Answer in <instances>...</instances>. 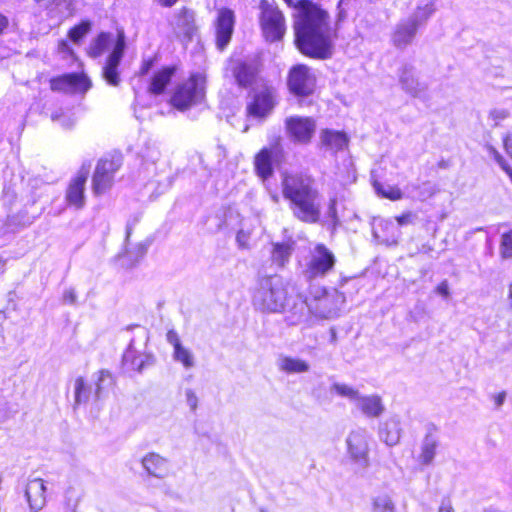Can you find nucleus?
Returning a JSON list of instances; mask_svg holds the SVG:
<instances>
[{
  "label": "nucleus",
  "mask_w": 512,
  "mask_h": 512,
  "mask_svg": "<svg viewBox=\"0 0 512 512\" xmlns=\"http://www.w3.org/2000/svg\"><path fill=\"white\" fill-rule=\"evenodd\" d=\"M297 9L294 21L295 43L306 56L327 59L332 56L335 31L329 14L310 0H284Z\"/></svg>",
  "instance_id": "obj_1"
},
{
  "label": "nucleus",
  "mask_w": 512,
  "mask_h": 512,
  "mask_svg": "<svg viewBox=\"0 0 512 512\" xmlns=\"http://www.w3.org/2000/svg\"><path fill=\"white\" fill-rule=\"evenodd\" d=\"M281 186L282 195L298 220L310 224L320 220V194L311 176L306 173H286Z\"/></svg>",
  "instance_id": "obj_2"
},
{
  "label": "nucleus",
  "mask_w": 512,
  "mask_h": 512,
  "mask_svg": "<svg viewBox=\"0 0 512 512\" xmlns=\"http://www.w3.org/2000/svg\"><path fill=\"white\" fill-rule=\"evenodd\" d=\"M435 11L434 1L419 3L409 16L395 25L391 35L392 44L398 49H405L411 45L418 30L426 25Z\"/></svg>",
  "instance_id": "obj_3"
},
{
  "label": "nucleus",
  "mask_w": 512,
  "mask_h": 512,
  "mask_svg": "<svg viewBox=\"0 0 512 512\" xmlns=\"http://www.w3.org/2000/svg\"><path fill=\"white\" fill-rule=\"evenodd\" d=\"M289 284L280 276L263 278L253 295L256 309L267 312H281L288 299Z\"/></svg>",
  "instance_id": "obj_4"
},
{
  "label": "nucleus",
  "mask_w": 512,
  "mask_h": 512,
  "mask_svg": "<svg viewBox=\"0 0 512 512\" xmlns=\"http://www.w3.org/2000/svg\"><path fill=\"white\" fill-rule=\"evenodd\" d=\"M205 93V76L200 73L193 74L176 88L171 103L178 110H186L191 106L200 104L205 98Z\"/></svg>",
  "instance_id": "obj_5"
},
{
  "label": "nucleus",
  "mask_w": 512,
  "mask_h": 512,
  "mask_svg": "<svg viewBox=\"0 0 512 512\" xmlns=\"http://www.w3.org/2000/svg\"><path fill=\"white\" fill-rule=\"evenodd\" d=\"M334 253L322 243L315 244L309 252L304 274L307 279H316L326 276L335 266Z\"/></svg>",
  "instance_id": "obj_6"
},
{
  "label": "nucleus",
  "mask_w": 512,
  "mask_h": 512,
  "mask_svg": "<svg viewBox=\"0 0 512 512\" xmlns=\"http://www.w3.org/2000/svg\"><path fill=\"white\" fill-rule=\"evenodd\" d=\"M260 7L262 10L260 25L265 39L270 42L281 40L286 32L283 13L266 1H262Z\"/></svg>",
  "instance_id": "obj_7"
},
{
  "label": "nucleus",
  "mask_w": 512,
  "mask_h": 512,
  "mask_svg": "<svg viewBox=\"0 0 512 512\" xmlns=\"http://www.w3.org/2000/svg\"><path fill=\"white\" fill-rule=\"evenodd\" d=\"M122 166L120 156L100 159L92 177V189L95 195L107 192L114 183L115 173Z\"/></svg>",
  "instance_id": "obj_8"
},
{
  "label": "nucleus",
  "mask_w": 512,
  "mask_h": 512,
  "mask_svg": "<svg viewBox=\"0 0 512 512\" xmlns=\"http://www.w3.org/2000/svg\"><path fill=\"white\" fill-rule=\"evenodd\" d=\"M126 48V37L123 30L117 31V38L111 53L107 56L102 68V77L107 84L117 87L121 83L119 65Z\"/></svg>",
  "instance_id": "obj_9"
},
{
  "label": "nucleus",
  "mask_w": 512,
  "mask_h": 512,
  "mask_svg": "<svg viewBox=\"0 0 512 512\" xmlns=\"http://www.w3.org/2000/svg\"><path fill=\"white\" fill-rule=\"evenodd\" d=\"M369 439L368 431L363 428L352 430L346 439L350 459L362 468L369 465Z\"/></svg>",
  "instance_id": "obj_10"
},
{
  "label": "nucleus",
  "mask_w": 512,
  "mask_h": 512,
  "mask_svg": "<svg viewBox=\"0 0 512 512\" xmlns=\"http://www.w3.org/2000/svg\"><path fill=\"white\" fill-rule=\"evenodd\" d=\"M287 83L294 95L308 96L315 90L316 77L308 66L298 64L289 71Z\"/></svg>",
  "instance_id": "obj_11"
},
{
  "label": "nucleus",
  "mask_w": 512,
  "mask_h": 512,
  "mask_svg": "<svg viewBox=\"0 0 512 512\" xmlns=\"http://www.w3.org/2000/svg\"><path fill=\"white\" fill-rule=\"evenodd\" d=\"M289 138L299 144H308L316 130V122L311 117L290 116L285 120Z\"/></svg>",
  "instance_id": "obj_12"
},
{
  "label": "nucleus",
  "mask_w": 512,
  "mask_h": 512,
  "mask_svg": "<svg viewBox=\"0 0 512 512\" xmlns=\"http://www.w3.org/2000/svg\"><path fill=\"white\" fill-rule=\"evenodd\" d=\"M91 87V81L85 74L70 73L51 80V89L65 93H85Z\"/></svg>",
  "instance_id": "obj_13"
},
{
  "label": "nucleus",
  "mask_w": 512,
  "mask_h": 512,
  "mask_svg": "<svg viewBox=\"0 0 512 512\" xmlns=\"http://www.w3.org/2000/svg\"><path fill=\"white\" fill-rule=\"evenodd\" d=\"M235 17L232 10L223 8L218 11L216 19V44L223 50L231 40L234 30Z\"/></svg>",
  "instance_id": "obj_14"
},
{
  "label": "nucleus",
  "mask_w": 512,
  "mask_h": 512,
  "mask_svg": "<svg viewBox=\"0 0 512 512\" xmlns=\"http://www.w3.org/2000/svg\"><path fill=\"white\" fill-rule=\"evenodd\" d=\"M141 465L149 476L164 479L170 473V461L168 458L156 452H149L141 459Z\"/></svg>",
  "instance_id": "obj_15"
},
{
  "label": "nucleus",
  "mask_w": 512,
  "mask_h": 512,
  "mask_svg": "<svg viewBox=\"0 0 512 512\" xmlns=\"http://www.w3.org/2000/svg\"><path fill=\"white\" fill-rule=\"evenodd\" d=\"M399 82L402 89L413 97H423L428 89L426 83L419 81L415 68L409 65L401 69Z\"/></svg>",
  "instance_id": "obj_16"
},
{
  "label": "nucleus",
  "mask_w": 512,
  "mask_h": 512,
  "mask_svg": "<svg viewBox=\"0 0 512 512\" xmlns=\"http://www.w3.org/2000/svg\"><path fill=\"white\" fill-rule=\"evenodd\" d=\"M25 497L31 512H39L46 504V486L40 478L29 480L25 489Z\"/></svg>",
  "instance_id": "obj_17"
},
{
  "label": "nucleus",
  "mask_w": 512,
  "mask_h": 512,
  "mask_svg": "<svg viewBox=\"0 0 512 512\" xmlns=\"http://www.w3.org/2000/svg\"><path fill=\"white\" fill-rule=\"evenodd\" d=\"M439 447V438L436 429L431 427L427 430L420 444V451L417 457L418 462L423 466L433 463Z\"/></svg>",
  "instance_id": "obj_18"
},
{
  "label": "nucleus",
  "mask_w": 512,
  "mask_h": 512,
  "mask_svg": "<svg viewBox=\"0 0 512 512\" xmlns=\"http://www.w3.org/2000/svg\"><path fill=\"white\" fill-rule=\"evenodd\" d=\"M87 172L80 171L69 183L66 191V201L77 209L85 205V184Z\"/></svg>",
  "instance_id": "obj_19"
},
{
  "label": "nucleus",
  "mask_w": 512,
  "mask_h": 512,
  "mask_svg": "<svg viewBox=\"0 0 512 512\" xmlns=\"http://www.w3.org/2000/svg\"><path fill=\"white\" fill-rule=\"evenodd\" d=\"M274 104V93L271 89L266 88L254 96L247 110L249 115L256 118H263L271 112Z\"/></svg>",
  "instance_id": "obj_20"
},
{
  "label": "nucleus",
  "mask_w": 512,
  "mask_h": 512,
  "mask_svg": "<svg viewBox=\"0 0 512 512\" xmlns=\"http://www.w3.org/2000/svg\"><path fill=\"white\" fill-rule=\"evenodd\" d=\"M372 234L378 243L392 245L397 243L400 231L393 221L379 219L373 223Z\"/></svg>",
  "instance_id": "obj_21"
},
{
  "label": "nucleus",
  "mask_w": 512,
  "mask_h": 512,
  "mask_svg": "<svg viewBox=\"0 0 512 512\" xmlns=\"http://www.w3.org/2000/svg\"><path fill=\"white\" fill-rule=\"evenodd\" d=\"M401 422L396 416L386 419L379 428V438L388 446H395L401 438Z\"/></svg>",
  "instance_id": "obj_22"
},
{
  "label": "nucleus",
  "mask_w": 512,
  "mask_h": 512,
  "mask_svg": "<svg viewBox=\"0 0 512 512\" xmlns=\"http://www.w3.org/2000/svg\"><path fill=\"white\" fill-rule=\"evenodd\" d=\"M346 133L331 129H324L320 132V143L326 150L337 152L348 146Z\"/></svg>",
  "instance_id": "obj_23"
},
{
  "label": "nucleus",
  "mask_w": 512,
  "mask_h": 512,
  "mask_svg": "<svg viewBox=\"0 0 512 512\" xmlns=\"http://www.w3.org/2000/svg\"><path fill=\"white\" fill-rule=\"evenodd\" d=\"M355 406L365 416L372 418L379 417L385 409L381 397L375 394L367 396L360 395Z\"/></svg>",
  "instance_id": "obj_24"
},
{
  "label": "nucleus",
  "mask_w": 512,
  "mask_h": 512,
  "mask_svg": "<svg viewBox=\"0 0 512 512\" xmlns=\"http://www.w3.org/2000/svg\"><path fill=\"white\" fill-rule=\"evenodd\" d=\"M272 155V150L265 147L261 149L254 158L255 172L263 181L273 174Z\"/></svg>",
  "instance_id": "obj_25"
},
{
  "label": "nucleus",
  "mask_w": 512,
  "mask_h": 512,
  "mask_svg": "<svg viewBox=\"0 0 512 512\" xmlns=\"http://www.w3.org/2000/svg\"><path fill=\"white\" fill-rule=\"evenodd\" d=\"M152 363V357L137 352L133 347V341L130 342L123 355V364L131 370L141 372L146 365Z\"/></svg>",
  "instance_id": "obj_26"
},
{
  "label": "nucleus",
  "mask_w": 512,
  "mask_h": 512,
  "mask_svg": "<svg viewBox=\"0 0 512 512\" xmlns=\"http://www.w3.org/2000/svg\"><path fill=\"white\" fill-rule=\"evenodd\" d=\"M278 367L281 371L288 374L306 373L310 370V365L300 358L281 356L278 359Z\"/></svg>",
  "instance_id": "obj_27"
},
{
  "label": "nucleus",
  "mask_w": 512,
  "mask_h": 512,
  "mask_svg": "<svg viewBox=\"0 0 512 512\" xmlns=\"http://www.w3.org/2000/svg\"><path fill=\"white\" fill-rule=\"evenodd\" d=\"M173 74L174 68L172 67H165L155 73L149 86V92L154 95L163 93L167 85L170 83Z\"/></svg>",
  "instance_id": "obj_28"
},
{
  "label": "nucleus",
  "mask_w": 512,
  "mask_h": 512,
  "mask_svg": "<svg viewBox=\"0 0 512 512\" xmlns=\"http://www.w3.org/2000/svg\"><path fill=\"white\" fill-rule=\"evenodd\" d=\"M113 42V36L111 33L108 32H101L96 38H94L88 48H87V54L93 58L96 59L100 57L112 44Z\"/></svg>",
  "instance_id": "obj_29"
},
{
  "label": "nucleus",
  "mask_w": 512,
  "mask_h": 512,
  "mask_svg": "<svg viewBox=\"0 0 512 512\" xmlns=\"http://www.w3.org/2000/svg\"><path fill=\"white\" fill-rule=\"evenodd\" d=\"M294 250V243L286 241L281 243H274L272 250V261L278 266H284Z\"/></svg>",
  "instance_id": "obj_30"
},
{
  "label": "nucleus",
  "mask_w": 512,
  "mask_h": 512,
  "mask_svg": "<svg viewBox=\"0 0 512 512\" xmlns=\"http://www.w3.org/2000/svg\"><path fill=\"white\" fill-rule=\"evenodd\" d=\"M371 512H396L392 497L385 492L373 496L371 500Z\"/></svg>",
  "instance_id": "obj_31"
},
{
  "label": "nucleus",
  "mask_w": 512,
  "mask_h": 512,
  "mask_svg": "<svg viewBox=\"0 0 512 512\" xmlns=\"http://www.w3.org/2000/svg\"><path fill=\"white\" fill-rule=\"evenodd\" d=\"M113 385V377L110 372L102 370L99 372L97 381L95 383V390L93 393V399L95 401L101 400L105 392L108 391Z\"/></svg>",
  "instance_id": "obj_32"
},
{
  "label": "nucleus",
  "mask_w": 512,
  "mask_h": 512,
  "mask_svg": "<svg viewBox=\"0 0 512 512\" xmlns=\"http://www.w3.org/2000/svg\"><path fill=\"white\" fill-rule=\"evenodd\" d=\"M233 75L240 86L246 87L252 82L254 71L248 64L237 62L233 68Z\"/></svg>",
  "instance_id": "obj_33"
},
{
  "label": "nucleus",
  "mask_w": 512,
  "mask_h": 512,
  "mask_svg": "<svg viewBox=\"0 0 512 512\" xmlns=\"http://www.w3.org/2000/svg\"><path fill=\"white\" fill-rule=\"evenodd\" d=\"M75 405L85 404L92 398L91 387L88 386L83 377H77L74 382Z\"/></svg>",
  "instance_id": "obj_34"
},
{
  "label": "nucleus",
  "mask_w": 512,
  "mask_h": 512,
  "mask_svg": "<svg viewBox=\"0 0 512 512\" xmlns=\"http://www.w3.org/2000/svg\"><path fill=\"white\" fill-rule=\"evenodd\" d=\"M173 359L180 363L186 370L192 369L196 365V360L193 352L185 347L180 346L173 350Z\"/></svg>",
  "instance_id": "obj_35"
},
{
  "label": "nucleus",
  "mask_w": 512,
  "mask_h": 512,
  "mask_svg": "<svg viewBox=\"0 0 512 512\" xmlns=\"http://www.w3.org/2000/svg\"><path fill=\"white\" fill-rule=\"evenodd\" d=\"M330 390L338 396L348 399L354 404H356L361 395L357 389L345 383L335 382L331 385Z\"/></svg>",
  "instance_id": "obj_36"
},
{
  "label": "nucleus",
  "mask_w": 512,
  "mask_h": 512,
  "mask_svg": "<svg viewBox=\"0 0 512 512\" xmlns=\"http://www.w3.org/2000/svg\"><path fill=\"white\" fill-rule=\"evenodd\" d=\"M193 13L183 8L180 13L176 16L174 25L175 29L179 30V33L189 35L192 30Z\"/></svg>",
  "instance_id": "obj_37"
},
{
  "label": "nucleus",
  "mask_w": 512,
  "mask_h": 512,
  "mask_svg": "<svg viewBox=\"0 0 512 512\" xmlns=\"http://www.w3.org/2000/svg\"><path fill=\"white\" fill-rule=\"evenodd\" d=\"M407 189L413 198H417L421 201L426 200L427 198L433 196L435 193L434 186L429 182H424L421 186L411 184L407 186Z\"/></svg>",
  "instance_id": "obj_38"
},
{
  "label": "nucleus",
  "mask_w": 512,
  "mask_h": 512,
  "mask_svg": "<svg viewBox=\"0 0 512 512\" xmlns=\"http://www.w3.org/2000/svg\"><path fill=\"white\" fill-rule=\"evenodd\" d=\"M51 120L59 124L63 129H70L74 126L76 119L70 111L56 110L51 114Z\"/></svg>",
  "instance_id": "obj_39"
},
{
  "label": "nucleus",
  "mask_w": 512,
  "mask_h": 512,
  "mask_svg": "<svg viewBox=\"0 0 512 512\" xmlns=\"http://www.w3.org/2000/svg\"><path fill=\"white\" fill-rule=\"evenodd\" d=\"M499 253L501 258H512V229L501 235Z\"/></svg>",
  "instance_id": "obj_40"
},
{
  "label": "nucleus",
  "mask_w": 512,
  "mask_h": 512,
  "mask_svg": "<svg viewBox=\"0 0 512 512\" xmlns=\"http://www.w3.org/2000/svg\"><path fill=\"white\" fill-rule=\"evenodd\" d=\"M375 189L379 195L390 200H400L403 197L402 191L395 186L383 187L379 184H375Z\"/></svg>",
  "instance_id": "obj_41"
},
{
  "label": "nucleus",
  "mask_w": 512,
  "mask_h": 512,
  "mask_svg": "<svg viewBox=\"0 0 512 512\" xmlns=\"http://www.w3.org/2000/svg\"><path fill=\"white\" fill-rule=\"evenodd\" d=\"M331 302H333V300L328 296L319 300L318 308L320 309L319 314L321 317L333 318L338 315V311H339L338 307L335 306V307L326 309L328 307V304H330Z\"/></svg>",
  "instance_id": "obj_42"
},
{
  "label": "nucleus",
  "mask_w": 512,
  "mask_h": 512,
  "mask_svg": "<svg viewBox=\"0 0 512 512\" xmlns=\"http://www.w3.org/2000/svg\"><path fill=\"white\" fill-rule=\"evenodd\" d=\"M91 24L88 21L82 22L79 25L74 26L69 31V38L73 42H78L81 38H83L90 30Z\"/></svg>",
  "instance_id": "obj_43"
},
{
  "label": "nucleus",
  "mask_w": 512,
  "mask_h": 512,
  "mask_svg": "<svg viewBox=\"0 0 512 512\" xmlns=\"http://www.w3.org/2000/svg\"><path fill=\"white\" fill-rule=\"evenodd\" d=\"M327 223L335 229L339 225V218L336 210V199H330L329 206L326 212Z\"/></svg>",
  "instance_id": "obj_44"
},
{
  "label": "nucleus",
  "mask_w": 512,
  "mask_h": 512,
  "mask_svg": "<svg viewBox=\"0 0 512 512\" xmlns=\"http://www.w3.org/2000/svg\"><path fill=\"white\" fill-rule=\"evenodd\" d=\"M510 113L508 110L504 108H495L489 112V120L493 122V126L497 127L501 124L502 121L506 120L509 117Z\"/></svg>",
  "instance_id": "obj_45"
},
{
  "label": "nucleus",
  "mask_w": 512,
  "mask_h": 512,
  "mask_svg": "<svg viewBox=\"0 0 512 512\" xmlns=\"http://www.w3.org/2000/svg\"><path fill=\"white\" fill-rule=\"evenodd\" d=\"M72 491H67L65 496L66 512H76L79 505L80 498L78 496L70 495Z\"/></svg>",
  "instance_id": "obj_46"
},
{
  "label": "nucleus",
  "mask_w": 512,
  "mask_h": 512,
  "mask_svg": "<svg viewBox=\"0 0 512 512\" xmlns=\"http://www.w3.org/2000/svg\"><path fill=\"white\" fill-rule=\"evenodd\" d=\"M502 144L506 154L512 160V131H507L502 135Z\"/></svg>",
  "instance_id": "obj_47"
},
{
  "label": "nucleus",
  "mask_w": 512,
  "mask_h": 512,
  "mask_svg": "<svg viewBox=\"0 0 512 512\" xmlns=\"http://www.w3.org/2000/svg\"><path fill=\"white\" fill-rule=\"evenodd\" d=\"M186 403L190 407L191 410H195L198 406V397L194 390L186 389L185 390Z\"/></svg>",
  "instance_id": "obj_48"
},
{
  "label": "nucleus",
  "mask_w": 512,
  "mask_h": 512,
  "mask_svg": "<svg viewBox=\"0 0 512 512\" xmlns=\"http://www.w3.org/2000/svg\"><path fill=\"white\" fill-rule=\"evenodd\" d=\"M166 340L173 347V350L182 346L180 338L175 330H169L167 332Z\"/></svg>",
  "instance_id": "obj_49"
},
{
  "label": "nucleus",
  "mask_w": 512,
  "mask_h": 512,
  "mask_svg": "<svg viewBox=\"0 0 512 512\" xmlns=\"http://www.w3.org/2000/svg\"><path fill=\"white\" fill-rule=\"evenodd\" d=\"M415 217L416 216L412 212H406L400 216H397L395 219L399 226H403V225L412 224Z\"/></svg>",
  "instance_id": "obj_50"
},
{
  "label": "nucleus",
  "mask_w": 512,
  "mask_h": 512,
  "mask_svg": "<svg viewBox=\"0 0 512 512\" xmlns=\"http://www.w3.org/2000/svg\"><path fill=\"white\" fill-rule=\"evenodd\" d=\"M506 397H507V393L505 391L499 392L492 396V400H493L494 407L496 410H499L502 407V405L504 404V402L506 400Z\"/></svg>",
  "instance_id": "obj_51"
},
{
  "label": "nucleus",
  "mask_w": 512,
  "mask_h": 512,
  "mask_svg": "<svg viewBox=\"0 0 512 512\" xmlns=\"http://www.w3.org/2000/svg\"><path fill=\"white\" fill-rule=\"evenodd\" d=\"M62 298L64 303L75 304L77 300V295L74 289L69 288L64 291Z\"/></svg>",
  "instance_id": "obj_52"
},
{
  "label": "nucleus",
  "mask_w": 512,
  "mask_h": 512,
  "mask_svg": "<svg viewBox=\"0 0 512 512\" xmlns=\"http://www.w3.org/2000/svg\"><path fill=\"white\" fill-rule=\"evenodd\" d=\"M436 293L447 299L450 296L449 285L446 280L442 281L435 289Z\"/></svg>",
  "instance_id": "obj_53"
},
{
  "label": "nucleus",
  "mask_w": 512,
  "mask_h": 512,
  "mask_svg": "<svg viewBox=\"0 0 512 512\" xmlns=\"http://www.w3.org/2000/svg\"><path fill=\"white\" fill-rule=\"evenodd\" d=\"M248 239H249V235L246 232H244L243 230H240L237 233L236 240L240 247L246 248L248 245Z\"/></svg>",
  "instance_id": "obj_54"
},
{
  "label": "nucleus",
  "mask_w": 512,
  "mask_h": 512,
  "mask_svg": "<svg viewBox=\"0 0 512 512\" xmlns=\"http://www.w3.org/2000/svg\"><path fill=\"white\" fill-rule=\"evenodd\" d=\"M438 512H454L451 502L449 500H443Z\"/></svg>",
  "instance_id": "obj_55"
},
{
  "label": "nucleus",
  "mask_w": 512,
  "mask_h": 512,
  "mask_svg": "<svg viewBox=\"0 0 512 512\" xmlns=\"http://www.w3.org/2000/svg\"><path fill=\"white\" fill-rule=\"evenodd\" d=\"M9 20L8 18L0 13V34L8 27Z\"/></svg>",
  "instance_id": "obj_56"
},
{
  "label": "nucleus",
  "mask_w": 512,
  "mask_h": 512,
  "mask_svg": "<svg viewBox=\"0 0 512 512\" xmlns=\"http://www.w3.org/2000/svg\"><path fill=\"white\" fill-rule=\"evenodd\" d=\"M153 65L152 60H145L141 66V74H147Z\"/></svg>",
  "instance_id": "obj_57"
},
{
  "label": "nucleus",
  "mask_w": 512,
  "mask_h": 512,
  "mask_svg": "<svg viewBox=\"0 0 512 512\" xmlns=\"http://www.w3.org/2000/svg\"><path fill=\"white\" fill-rule=\"evenodd\" d=\"M161 5L165 7L173 6L178 0H157Z\"/></svg>",
  "instance_id": "obj_58"
},
{
  "label": "nucleus",
  "mask_w": 512,
  "mask_h": 512,
  "mask_svg": "<svg viewBox=\"0 0 512 512\" xmlns=\"http://www.w3.org/2000/svg\"><path fill=\"white\" fill-rule=\"evenodd\" d=\"M60 48H61L62 50H64L65 48H67V43H66V41H64V40H63V41H61V42H60Z\"/></svg>",
  "instance_id": "obj_59"
},
{
  "label": "nucleus",
  "mask_w": 512,
  "mask_h": 512,
  "mask_svg": "<svg viewBox=\"0 0 512 512\" xmlns=\"http://www.w3.org/2000/svg\"><path fill=\"white\" fill-rule=\"evenodd\" d=\"M484 512H502V511L494 509V508H488Z\"/></svg>",
  "instance_id": "obj_60"
},
{
  "label": "nucleus",
  "mask_w": 512,
  "mask_h": 512,
  "mask_svg": "<svg viewBox=\"0 0 512 512\" xmlns=\"http://www.w3.org/2000/svg\"><path fill=\"white\" fill-rule=\"evenodd\" d=\"M3 266H4V263H3L2 258L0 257V270H2Z\"/></svg>",
  "instance_id": "obj_61"
},
{
  "label": "nucleus",
  "mask_w": 512,
  "mask_h": 512,
  "mask_svg": "<svg viewBox=\"0 0 512 512\" xmlns=\"http://www.w3.org/2000/svg\"><path fill=\"white\" fill-rule=\"evenodd\" d=\"M273 200H274L275 202H277V201H278V196H277V195H274V196H273Z\"/></svg>",
  "instance_id": "obj_62"
},
{
  "label": "nucleus",
  "mask_w": 512,
  "mask_h": 512,
  "mask_svg": "<svg viewBox=\"0 0 512 512\" xmlns=\"http://www.w3.org/2000/svg\"><path fill=\"white\" fill-rule=\"evenodd\" d=\"M313 394H314L316 397H319V395L317 394V390H316V389H314V390H313Z\"/></svg>",
  "instance_id": "obj_63"
},
{
  "label": "nucleus",
  "mask_w": 512,
  "mask_h": 512,
  "mask_svg": "<svg viewBox=\"0 0 512 512\" xmlns=\"http://www.w3.org/2000/svg\"><path fill=\"white\" fill-rule=\"evenodd\" d=\"M261 512H266V511L264 509H262Z\"/></svg>",
  "instance_id": "obj_64"
}]
</instances>
